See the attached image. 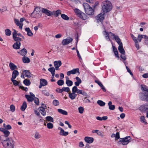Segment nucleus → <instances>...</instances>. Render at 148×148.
Masks as SVG:
<instances>
[{
  "instance_id": "1",
  "label": "nucleus",
  "mask_w": 148,
  "mask_h": 148,
  "mask_svg": "<svg viewBox=\"0 0 148 148\" xmlns=\"http://www.w3.org/2000/svg\"><path fill=\"white\" fill-rule=\"evenodd\" d=\"M5 148H14L15 142L12 138L1 140Z\"/></svg>"
},
{
  "instance_id": "2",
  "label": "nucleus",
  "mask_w": 148,
  "mask_h": 148,
  "mask_svg": "<svg viewBox=\"0 0 148 148\" xmlns=\"http://www.w3.org/2000/svg\"><path fill=\"white\" fill-rule=\"evenodd\" d=\"M102 9L103 11L107 13L110 11L112 8L111 3L109 1H104L102 4Z\"/></svg>"
},
{
  "instance_id": "3",
  "label": "nucleus",
  "mask_w": 148,
  "mask_h": 148,
  "mask_svg": "<svg viewBox=\"0 0 148 148\" xmlns=\"http://www.w3.org/2000/svg\"><path fill=\"white\" fill-rule=\"evenodd\" d=\"M42 12L40 8H36L31 15L33 18H39L41 17Z\"/></svg>"
},
{
  "instance_id": "4",
  "label": "nucleus",
  "mask_w": 148,
  "mask_h": 148,
  "mask_svg": "<svg viewBox=\"0 0 148 148\" xmlns=\"http://www.w3.org/2000/svg\"><path fill=\"white\" fill-rule=\"evenodd\" d=\"M0 131L2 132L4 134V135H1L0 136V140H7L10 138H12L8 137V136L10 134V132L5 129L2 128H0Z\"/></svg>"
},
{
  "instance_id": "5",
  "label": "nucleus",
  "mask_w": 148,
  "mask_h": 148,
  "mask_svg": "<svg viewBox=\"0 0 148 148\" xmlns=\"http://www.w3.org/2000/svg\"><path fill=\"white\" fill-rule=\"evenodd\" d=\"M86 13L88 15H92L94 14V10L89 4L86 3L83 4Z\"/></svg>"
},
{
  "instance_id": "6",
  "label": "nucleus",
  "mask_w": 148,
  "mask_h": 148,
  "mask_svg": "<svg viewBox=\"0 0 148 148\" xmlns=\"http://www.w3.org/2000/svg\"><path fill=\"white\" fill-rule=\"evenodd\" d=\"M74 11L77 16L79 18L84 20H86L87 19V15L78 9H75Z\"/></svg>"
},
{
  "instance_id": "7",
  "label": "nucleus",
  "mask_w": 148,
  "mask_h": 148,
  "mask_svg": "<svg viewBox=\"0 0 148 148\" xmlns=\"http://www.w3.org/2000/svg\"><path fill=\"white\" fill-rule=\"evenodd\" d=\"M130 136H126L123 138H121L118 141V143L119 144H122L123 145H127L130 142Z\"/></svg>"
},
{
  "instance_id": "8",
  "label": "nucleus",
  "mask_w": 148,
  "mask_h": 148,
  "mask_svg": "<svg viewBox=\"0 0 148 148\" xmlns=\"http://www.w3.org/2000/svg\"><path fill=\"white\" fill-rule=\"evenodd\" d=\"M139 99L142 101L148 102V92L142 93L138 95Z\"/></svg>"
},
{
  "instance_id": "9",
  "label": "nucleus",
  "mask_w": 148,
  "mask_h": 148,
  "mask_svg": "<svg viewBox=\"0 0 148 148\" xmlns=\"http://www.w3.org/2000/svg\"><path fill=\"white\" fill-rule=\"evenodd\" d=\"M139 110L142 112H148V103L141 106L139 108Z\"/></svg>"
},
{
  "instance_id": "10",
  "label": "nucleus",
  "mask_w": 148,
  "mask_h": 148,
  "mask_svg": "<svg viewBox=\"0 0 148 148\" xmlns=\"http://www.w3.org/2000/svg\"><path fill=\"white\" fill-rule=\"evenodd\" d=\"M77 74L78 75H79L80 74L79 72V68H76L74 69L69 71H68L67 72V75L68 76H70L71 74Z\"/></svg>"
},
{
  "instance_id": "11",
  "label": "nucleus",
  "mask_w": 148,
  "mask_h": 148,
  "mask_svg": "<svg viewBox=\"0 0 148 148\" xmlns=\"http://www.w3.org/2000/svg\"><path fill=\"white\" fill-rule=\"evenodd\" d=\"M73 40V39L72 38L64 39L62 40V44L63 45H65L69 44Z\"/></svg>"
},
{
  "instance_id": "12",
  "label": "nucleus",
  "mask_w": 148,
  "mask_h": 148,
  "mask_svg": "<svg viewBox=\"0 0 148 148\" xmlns=\"http://www.w3.org/2000/svg\"><path fill=\"white\" fill-rule=\"evenodd\" d=\"M141 90L143 91L140 92L139 95H140V94L142 93L143 94L144 93H147V92H148V88L145 85H141Z\"/></svg>"
},
{
  "instance_id": "13",
  "label": "nucleus",
  "mask_w": 148,
  "mask_h": 148,
  "mask_svg": "<svg viewBox=\"0 0 148 148\" xmlns=\"http://www.w3.org/2000/svg\"><path fill=\"white\" fill-rule=\"evenodd\" d=\"M104 13H103V14L101 13L97 15L96 17V19L97 20V22H99V21L101 22L104 20Z\"/></svg>"
},
{
  "instance_id": "14",
  "label": "nucleus",
  "mask_w": 148,
  "mask_h": 148,
  "mask_svg": "<svg viewBox=\"0 0 148 148\" xmlns=\"http://www.w3.org/2000/svg\"><path fill=\"white\" fill-rule=\"evenodd\" d=\"M42 13L43 12L45 13L48 16H51L53 14V13L50 12L49 10L44 8H42Z\"/></svg>"
},
{
  "instance_id": "15",
  "label": "nucleus",
  "mask_w": 148,
  "mask_h": 148,
  "mask_svg": "<svg viewBox=\"0 0 148 148\" xmlns=\"http://www.w3.org/2000/svg\"><path fill=\"white\" fill-rule=\"evenodd\" d=\"M84 140L87 143L90 144L93 142L94 138L92 137L86 136L84 138Z\"/></svg>"
},
{
  "instance_id": "16",
  "label": "nucleus",
  "mask_w": 148,
  "mask_h": 148,
  "mask_svg": "<svg viewBox=\"0 0 148 148\" xmlns=\"http://www.w3.org/2000/svg\"><path fill=\"white\" fill-rule=\"evenodd\" d=\"M14 21L17 26H19L20 29H22L23 24L20 23L19 20L16 18L14 19Z\"/></svg>"
},
{
  "instance_id": "17",
  "label": "nucleus",
  "mask_w": 148,
  "mask_h": 148,
  "mask_svg": "<svg viewBox=\"0 0 148 148\" xmlns=\"http://www.w3.org/2000/svg\"><path fill=\"white\" fill-rule=\"evenodd\" d=\"M45 109V108L42 106L40 107L39 108L40 112H41V114L43 116L46 115V114Z\"/></svg>"
},
{
  "instance_id": "18",
  "label": "nucleus",
  "mask_w": 148,
  "mask_h": 148,
  "mask_svg": "<svg viewBox=\"0 0 148 148\" xmlns=\"http://www.w3.org/2000/svg\"><path fill=\"white\" fill-rule=\"evenodd\" d=\"M10 68L12 71L16 70L17 69V66L12 62H10L9 64Z\"/></svg>"
},
{
  "instance_id": "19",
  "label": "nucleus",
  "mask_w": 148,
  "mask_h": 148,
  "mask_svg": "<svg viewBox=\"0 0 148 148\" xmlns=\"http://www.w3.org/2000/svg\"><path fill=\"white\" fill-rule=\"evenodd\" d=\"M21 45L20 42H16L13 45V48L16 49H19Z\"/></svg>"
},
{
  "instance_id": "20",
  "label": "nucleus",
  "mask_w": 148,
  "mask_h": 148,
  "mask_svg": "<svg viewBox=\"0 0 148 148\" xmlns=\"http://www.w3.org/2000/svg\"><path fill=\"white\" fill-rule=\"evenodd\" d=\"M19 75V72L17 70H14L12 73V77L11 78L15 79Z\"/></svg>"
},
{
  "instance_id": "21",
  "label": "nucleus",
  "mask_w": 148,
  "mask_h": 148,
  "mask_svg": "<svg viewBox=\"0 0 148 148\" xmlns=\"http://www.w3.org/2000/svg\"><path fill=\"white\" fill-rule=\"evenodd\" d=\"M18 53H20L21 55L25 56L27 53V51L26 49L24 48L21 50L19 52H18Z\"/></svg>"
},
{
  "instance_id": "22",
  "label": "nucleus",
  "mask_w": 148,
  "mask_h": 148,
  "mask_svg": "<svg viewBox=\"0 0 148 148\" xmlns=\"http://www.w3.org/2000/svg\"><path fill=\"white\" fill-rule=\"evenodd\" d=\"M66 84L68 86H71L73 84V82L71 80H69V78L68 77H66Z\"/></svg>"
},
{
  "instance_id": "23",
  "label": "nucleus",
  "mask_w": 148,
  "mask_h": 148,
  "mask_svg": "<svg viewBox=\"0 0 148 148\" xmlns=\"http://www.w3.org/2000/svg\"><path fill=\"white\" fill-rule=\"evenodd\" d=\"M25 30L27 32V35L29 36H32L33 35V33L29 27H26Z\"/></svg>"
},
{
  "instance_id": "24",
  "label": "nucleus",
  "mask_w": 148,
  "mask_h": 148,
  "mask_svg": "<svg viewBox=\"0 0 148 148\" xmlns=\"http://www.w3.org/2000/svg\"><path fill=\"white\" fill-rule=\"evenodd\" d=\"M23 73H25V77L27 78H29L31 77V74L29 71L24 70L23 71Z\"/></svg>"
},
{
  "instance_id": "25",
  "label": "nucleus",
  "mask_w": 148,
  "mask_h": 148,
  "mask_svg": "<svg viewBox=\"0 0 148 148\" xmlns=\"http://www.w3.org/2000/svg\"><path fill=\"white\" fill-rule=\"evenodd\" d=\"M118 49L119 52L121 54H125V51L123 47V45L119 46Z\"/></svg>"
},
{
  "instance_id": "26",
  "label": "nucleus",
  "mask_w": 148,
  "mask_h": 148,
  "mask_svg": "<svg viewBox=\"0 0 148 148\" xmlns=\"http://www.w3.org/2000/svg\"><path fill=\"white\" fill-rule=\"evenodd\" d=\"M110 33L111 34V36H113V39H114L116 42H119V41L121 40L120 39L118 36H116L115 34L111 32H110Z\"/></svg>"
},
{
  "instance_id": "27",
  "label": "nucleus",
  "mask_w": 148,
  "mask_h": 148,
  "mask_svg": "<svg viewBox=\"0 0 148 148\" xmlns=\"http://www.w3.org/2000/svg\"><path fill=\"white\" fill-rule=\"evenodd\" d=\"M77 96V95L76 94L73 92L72 93L70 92L69 93V98L72 100L76 98Z\"/></svg>"
},
{
  "instance_id": "28",
  "label": "nucleus",
  "mask_w": 148,
  "mask_h": 148,
  "mask_svg": "<svg viewBox=\"0 0 148 148\" xmlns=\"http://www.w3.org/2000/svg\"><path fill=\"white\" fill-rule=\"evenodd\" d=\"M25 97L28 102H32L34 100V98L28 95H25Z\"/></svg>"
},
{
  "instance_id": "29",
  "label": "nucleus",
  "mask_w": 148,
  "mask_h": 148,
  "mask_svg": "<svg viewBox=\"0 0 148 148\" xmlns=\"http://www.w3.org/2000/svg\"><path fill=\"white\" fill-rule=\"evenodd\" d=\"M57 110L61 114L66 115L68 114V112L67 111L62 109H58Z\"/></svg>"
},
{
  "instance_id": "30",
  "label": "nucleus",
  "mask_w": 148,
  "mask_h": 148,
  "mask_svg": "<svg viewBox=\"0 0 148 148\" xmlns=\"http://www.w3.org/2000/svg\"><path fill=\"white\" fill-rule=\"evenodd\" d=\"M54 65L55 66L60 67L62 65V62L61 61H56L54 62Z\"/></svg>"
},
{
  "instance_id": "31",
  "label": "nucleus",
  "mask_w": 148,
  "mask_h": 148,
  "mask_svg": "<svg viewBox=\"0 0 148 148\" xmlns=\"http://www.w3.org/2000/svg\"><path fill=\"white\" fill-rule=\"evenodd\" d=\"M27 103L26 101H24L23 102L22 106L21 108V109L22 111H25V110L27 108Z\"/></svg>"
},
{
  "instance_id": "32",
  "label": "nucleus",
  "mask_w": 148,
  "mask_h": 148,
  "mask_svg": "<svg viewBox=\"0 0 148 148\" xmlns=\"http://www.w3.org/2000/svg\"><path fill=\"white\" fill-rule=\"evenodd\" d=\"M112 102L110 101L108 103L109 109L111 110H113L115 109V106L114 105H112Z\"/></svg>"
},
{
  "instance_id": "33",
  "label": "nucleus",
  "mask_w": 148,
  "mask_h": 148,
  "mask_svg": "<svg viewBox=\"0 0 148 148\" xmlns=\"http://www.w3.org/2000/svg\"><path fill=\"white\" fill-rule=\"evenodd\" d=\"M110 32L109 33L106 31H103V34L105 36V37L106 40L108 41H109L110 40V39L109 37V34H110Z\"/></svg>"
},
{
  "instance_id": "34",
  "label": "nucleus",
  "mask_w": 148,
  "mask_h": 148,
  "mask_svg": "<svg viewBox=\"0 0 148 148\" xmlns=\"http://www.w3.org/2000/svg\"><path fill=\"white\" fill-rule=\"evenodd\" d=\"M41 84L43 85V86H46L47 84V80L43 79H40V82Z\"/></svg>"
},
{
  "instance_id": "35",
  "label": "nucleus",
  "mask_w": 148,
  "mask_h": 148,
  "mask_svg": "<svg viewBox=\"0 0 148 148\" xmlns=\"http://www.w3.org/2000/svg\"><path fill=\"white\" fill-rule=\"evenodd\" d=\"M22 60L24 63H28L30 62L29 59L26 56H24L22 58Z\"/></svg>"
},
{
  "instance_id": "36",
  "label": "nucleus",
  "mask_w": 148,
  "mask_h": 148,
  "mask_svg": "<svg viewBox=\"0 0 148 148\" xmlns=\"http://www.w3.org/2000/svg\"><path fill=\"white\" fill-rule=\"evenodd\" d=\"M11 81L12 82L14 85L15 86H18L20 87V86H21L20 84H19L18 82L16 80L14 79H13L11 78Z\"/></svg>"
},
{
  "instance_id": "37",
  "label": "nucleus",
  "mask_w": 148,
  "mask_h": 148,
  "mask_svg": "<svg viewBox=\"0 0 148 148\" xmlns=\"http://www.w3.org/2000/svg\"><path fill=\"white\" fill-rule=\"evenodd\" d=\"M23 83L26 86H29L31 84L30 81L27 79H25L23 81Z\"/></svg>"
},
{
  "instance_id": "38",
  "label": "nucleus",
  "mask_w": 148,
  "mask_h": 148,
  "mask_svg": "<svg viewBox=\"0 0 148 148\" xmlns=\"http://www.w3.org/2000/svg\"><path fill=\"white\" fill-rule=\"evenodd\" d=\"M59 134L61 136H66L69 133L68 132H65L63 130H62V131L60 132Z\"/></svg>"
},
{
  "instance_id": "39",
  "label": "nucleus",
  "mask_w": 148,
  "mask_h": 148,
  "mask_svg": "<svg viewBox=\"0 0 148 148\" xmlns=\"http://www.w3.org/2000/svg\"><path fill=\"white\" fill-rule=\"evenodd\" d=\"M5 33L6 36H9L11 34V32L9 29H6L5 30Z\"/></svg>"
},
{
  "instance_id": "40",
  "label": "nucleus",
  "mask_w": 148,
  "mask_h": 148,
  "mask_svg": "<svg viewBox=\"0 0 148 148\" xmlns=\"http://www.w3.org/2000/svg\"><path fill=\"white\" fill-rule=\"evenodd\" d=\"M46 119L47 121L49 122H53V119L51 116H47L46 117Z\"/></svg>"
},
{
  "instance_id": "41",
  "label": "nucleus",
  "mask_w": 148,
  "mask_h": 148,
  "mask_svg": "<svg viewBox=\"0 0 148 148\" xmlns=\"http://www.w3.org/2000/svg\"><path fill=\"white\" fill-rule=\"evenodd\" d=\"M13 38L15 41L16 42H20L22 40L21 38L18 37L17 36Z\"/></svg>"
},
{
  "instance_id": "42",
  "label": "nucleus",
  "mask_w": 148,
  "mask_h": 148,
  "mask_svg": "<svg viewBox=\"0 0 148 148\" xmlns=\"http://www.w3.org/2000/svg\"><path fill=\"white\" fill-rule=\"evenodd\" d=\"M97 103L101 106H103L105 105V103L104 102L100 100H98L97 101Z\"/></svg>"
},
{
  "instance_id": "43",
  "label": "nucleus",
  "mask_w": 148,
  "mask_h": 148,
  "mask_svg": "<svg viewBox=\"0 0 148 148\" xmlns=\"http://www.w3.org/2000/svg\"><path fill=\"white\" fill-rule=\"evenodd\" d=\"M61 17L64 19L66 20H68L69 19V18L66 15L64 14H62Z\"/></svg>"
},
{
  "instance_id": "44",
  "label": "nucleus",
  "mask_w": 148,
  "mask_h": 148,
  "mask_svg": "<svg viewBox=\"0 0 148 148\" xmlns=\"http://www.w3.org/2000/svg\"><path fill=\"white\" fill-rule=\"evenodd\" d=\"M48 70L51 72V74H55V69L54 67H50L48 69Z\"/></svg>"
},
{
  "instance_id": "45",
  "label": "nucleus",
  "mask_w": 148,
  "mask_h": 148,
  "mask_svg": "<svg viewBox=\"0 0 148 148\" xmlns=\"http://www.w3.org/2000/svg\"><path fill=\"white\" fill-rule=\"evenodd\" d=\"M140 121L142 123H144L145 124H146L147 122L146 120L145 119V117L144 116H142L140 118Z\"/></svg>"
},
{
  "instance_id": "46",
  "label": "nucleus",
  "mask_w": 148,
  "mask_h": 148,
  "mask_svg": "<svg viewBox=\"0 0 148 148\" xmlns=\"http://www.w3.org/2000/svg\"><path fill=\"white\" fill-rule=\"evenodd\" d=\"M42 94H44L46 96H48L49 95V92L47 90H45L42 91Z\"/></svg>"
},
{
  "instance_id": "47",
  "label": "nucleus",
  "mask_w": 148,
  "mask_h": 148,
  "mask_svg": "<svg viewBox=\"0 0 148 148\" xmlns=\"http://www.w3.org/2000/svg\"><path fill=\"white\" fill-rule=\"evenodd\" d=\"M57 83L58 85L61 86L64 84V81L63 80L60 79L58 81Z\"/></svg>"
},
{
  "instance_id": "48",
  "label": "nucleus",
  "mask_w": 148,
  "mask_h": 148,
  "mask_svg": "<svg viewBox=\"0 0 148 148\" xmlns=\"http://www.w3.org/2000/svg\"><path fill=\"white\" fill-rule=\"evenodd\" d=\"M53 104L55 106H58L59 105V102L57 100H54L53 101Z\"/></svg>"
},
{
  "instance_id": "49",
  "label": "nucleus",
  "mask_w": 148,
  "mask_h": 148,
  "mask_svg": "<svg viewBox=\"0 0 148 148\" xmlns=\"http://www.w3.org/2000/svg\"><path fill=\"white\" fill-rule=\"evenodd\" d=\"M41 137V135L39 134V133L37 132L35 133L34 137L35 138L38 139Z\"/></svg>"
},
{
  "instance_id": "50",
  "label": "nucleus",
  "mask_w": 148,
  "mask_h": 148,
  "mask_svg": "<svg viewBox=\"0 0 148 148\" xmlns=\"http://www.w3.org/2000/svg\"><path fill=\"white\" fill-rule=\"evenodd\" d=\"M47 128L49 129H52L53 127V124L51 123H49L47 125Z\"/></svg>"
},
{
  "instance_id": "51",
  "label": "nucleus",
  "mask_w": 148,
  "mask_h": 148,
  "mask_svg": "<svg viewBox=\"0 0 148 148\" xmlns=\"http://www.w3.org/2000/svg\"><path fill=\"white\" fill-rule=\"evenodd\" d=\"M78 90L77 87L76 86H74L72 88V92L75 93L76 92H77Z\"/></svg>"
},
{
  "instance_id": "52",
  "label": "nucleus",
  "mask_w": 148,
  "mask_h": 148,
  "mask_svg": "<svg viewBox=\"0 0 148 148\" xmlns=\"http://www.w3.org/2000/svg\"><path fill=\"white\" fill-rule=\"evenodd\" d=\"M62 89L63 90V92L65 91L68 92H70V88L68 87H64L62 88Z\"/></svg>"
},
{
  "instance_id": "53",
  "label": "nucleus",
  "mask_w": 148,
  "mask_h": 148,
  "mask_svg": "<svg viewBox=\"0 0 148 148\" xmlns=\"http://www.w3.org/2000/svg\"><path fill=\"white\" fill-rule=\"evenodd\" d=\"M13 32H12V37H14L17 36V31L15 29H13Z\"/></svg>"
},
{
  "instance_id": "54",
  "label": "nucleus",
  "mask_w": 148,
  "mask_h": 148,
  "mask_svg": "<svg viewBox=\"0 0 148 148\" xmlns=\"http://www.w3.org/2000/svg\"><path fill=\"white\" fill-rule=\"evenodd\" d=\"M10 110L12 112H14L15 110V107L13 105H11L10 106Z\"/></svg>"
},
{
  "instance_id": "55",
  "label": "nucleus",
  "mask_w": 148,
  "mask_h": 148,
  "mask_svg": "<svg viewBox=\"0 0 148 148\" xmlns=\"http://www.w3.org/2000/svg\"><path fill=\"white\" fill-rule=\"evenodd\" d=\"M34 102L37 105H38L39 104V100L38 98L35 97V99L34 100Z\"/></svg>"
},
{
  "instance_id": "56",
  "label": "nucleus",
  "mask_w": 148,
  "mask_h": 148,
  "mask_svg": "<svg viewBox=\"0 0 148 148\" xmlns=\"http://www.w3.org/2000/svg\"><path fill=\"white\" fill-rule=\"evenodd\" d=\"M78 110L79 113H83L84 112V108L82 107H80L78 108Z\"/></svg>"
},
{
  "instance_id": "57",
  "label": "nucleus",
  "mask_w": 148,
  "mask_h": 148,
  "mask_svg": "<svg viewBox=\"0 0 148 148\" xmlns=\"http://www.w3.org/2000/svg\"><path fill=\"white\" fill-rule=\"evenodd\" d=\"M56 91L58 93H62V92H63V90L62 89H62H60L59 88H57L56 90Z\"/></svg>"
},
{
  "instance_id": "58",
  "label": "nucleus",
  "mask_w": 148,
  "mask_h": 148,
  "mask_svg": "<svg viewBox=\"0 0 148 148\" xmlns=\"http://www.w3.org/2000/svg\"><path fill=\"white\" fill-rule=\"evenodd\" d=\"M120 138L119 133L117 132L115 135V140H116L119 139Z\"/></svg>"
},
{
  "instance_id": "59",
  "label": "nucleus",
  "mask_w": 148,
  "mask_h": 148,
  "mask_svg": "<svg viewBox=\"0 0 148 148\" xmlns=\"http://www.w3.org/2000/svg\"><path fill=\"white\" fill-rule=\"evenodd\" d=\"M126 67L127 70V71L130 73V74L132 76H133V74L130 70L129 69V68L128 67V66H126Z\"/></svg>"
},
{
  "instance_id": "60",
  "label": "nucleus",
  "mask_w": 148,
  "mask_h": 148,
  "mask_svg": "<svg viewBox=\"0 0 148 148\" xmlns=\"http://www.w3.org/2000/svg\"><path fill=\"white\" fill-rule=\"evenodd\" d=\"M135 44V46L137 49L138 50L139 48V45L138 40L134 42Z\"/></svg>"
},
{
  "instance_id": "61",
  "label": "nucleus",
  "mask_w": 148,
  "mask_h": 148,
  "mask_svg": "<svg viewBox=\"0 0 148 148\" xmlns=\"http://www.w3.org/2000/svg\"><path fill=\"white\" fill-rule=\"evenodd\" d=\"M142 36V35L138 34V35L137 39L138 41L140 42L141 41V40L143 38V37Z\"/></svg>"
},
{
  "instance_id": "62",
  "label": "nucleus",
  "mask_w": 148,
  "mask_h": 148,
  "mask_svg": "<svg viewBox=\"0 0 148 148\" xmlns=\"http://www.w3.org/2000/svg\"><path fill=\"white\" fill-rule=\"evenodd\" d=\"M121 58L124 60H125L126 59V56L125 54H122L121 55Z\"/></svg>"
},
{
  "instance_id": "63",
  "label": "nucleus",
  "mask_w": 148,
  "mask_h": 148,
  "mask_svg": "<svg viewBox=\"0 0 148 148\" xmlns=\"http://www.w3.org/2000/svg\"><path fill=\"white\" fill-rule=\"evenodd\" d=\"M19 88L22 89L23 90H25V91H27L28 88L27 87H25L22 86H20Z\"/></svg>"
},
{
  "instance_id": "64",
  "label": "nucleus",
  "mask_w": 148,
  "mask_h": 148,
  "mask_svg": "<svg viewBox=\"0 0 148 148\" xmlns=\"http://www.w3.org/2000/svg\"><path fill=\"white\" fill-rule=\"evenodd\" d=\"M60 10H58L56 12V16L58 17L59 16V14H60Z\"/></svg>"
}]
</instances>
